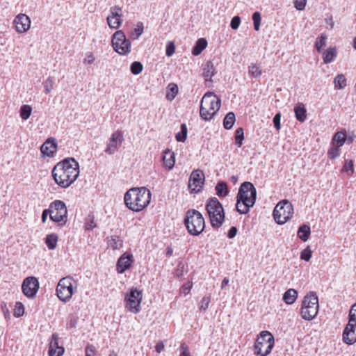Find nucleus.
I'll list each match as a JSON object with an SVG mask.
<instances>
[{
  "label": "nucleus",
  "mask_w": 356,
  "mask_h": 356,
  "mask_svg": "<svg viewBox=\"0 0 356 356\" xmlns=\"http://www.w3.org/2000/svg\"><path fill=\"white\" fill-rule=\"evenodd\" d=\"M79 164L72 157L58 162L52 170V177L55 182L61 188H68L79 175Z\"/></svg>",
  "instance_id": "obj_1"
},
{
  "label": "nucleus",
  "mask_w": 356,
  "mask_h": 356,
  "mask_svg": "<svg viewBox=\"0 0 356 356\" xmlns=\"http://www.w3.org/2000/svg\"><path fill=\"white\" fill-rule=\"evenodd\" d=\"M151 196L150 191L145 187L132 188L125 193L124 200L130 210L139 212L149 205Z\"/></svg>",
  "instance_id": "obj_2"
},
{
  "label": "nucleus",
  "mask_w": 356,
  "mask_h": 356,
  "mask_svg": "<svg viewBox=\"0 0 356 356\" xmlns=\"http://www.w3.org/2000/svg\"><path fill=\"white\" fill-rule=\"evenodd\" d=\"M257 198V191L253 184L249 181L243 182L238 190L236 196V211L240 214H246L254 206Z\"/></svg>",
  "instance_id": "obj_3"
},
{
  "label": "nucleus",
  "mask_w": 356,
  "mask_h": 356,
  "mask_svg": "<svg viewBox=\"0 0 356 356\" xmlns=\"http://www.w3.org/2000/svg\"><path fill=\"white\" fill-rule=\"evenodd\" d=\"M220 99L214 92H206L200 104V115L202 119L205 121L211 120L220 109Z\"/></svg>",
  "instance_id": "obj_4"
},
{
  "label": "nucleus",
  "mask_w": 356,
  "mask_h": 356,
  "mask_svg": "<svg viewBox=\"0 0 356 356\" xmlns=\"http://www.w3.org/2000/svg\"><path fill=\"white\" fill-rule=\"evenodd\" d=\"M205 209L209 216L211 226L213 228L220 227L225 220V211L219 200L216 197L209 198Z\"/></svg>",
  "instance_id": "obj_5"
},
{
  "label": "nucleus",
  "mask_w": 356,
  "mask_h": 356,
  "mask_svg": "<svg viewBox=\"0 0 356 356\" xmlns=\"http://www.w3.org/2000/svg\"><path fill=\"white\" fill-rule=\"evenodd\" d=\"M184 224L189 234L193 236L200 234L205 227L204 217L195 209H189L186 212Z\"/></svg>",
  "instance_id": "obj_6"
},
{
  "label": "nucleus",
  "mask_w": 356,
  "mask_h": 356,
  "mask_svg": "<svg viewBox=\"0 0 356 356\" xmlns=\"http://www.w3.org/2000/svg\"><path fill=\"white\" fill-rule=\"evenodd\" d=\"M318 296L314 293H310L303 299L300 309L301 317L306 321H312L318 314Z\"/></svg>",
  "instance_id": "obj_7"
},
{
  "label": "nucleus",
  "mask_w": 356,
  "mask_h": 356,
  "mask_svg": "<svg viewBox=\"0 0 356 356\" xmlns=\"http://www.w3.org/2000/svg\"><path fill=\"white\" fill-rule=\"evenodd\" d=\"M274 337L268 331H261L254 345L257 356L268 355L274 346Z\"/></svg>",
  "instance_id": "obj_8"
},
{
  "label": "nucleus",
  "mask_w": 356,
  "mask_h": 356,
  "mask_svg": "<svg viewBox=\"0 0 356 356\" xmlns=\"http://www.w3.org/2000/svg\"><path fill=\"white\" fill-rule=\"evenodd\" d=\"M293 214L292 204L288 200L280 202L273 210V218L278 224H284L290 220Z\"/></svg>",
  "instance_id": "obj_9"
},
{
  "label": "nucleus",
  "mask_w": 356,
  "mask_h": 356,
  "mask_svg": "<svg viewBox=\"0 0 356 356\" xmlns=\"http://www.w3.org/2000/svg\"><path fill=\"white\" fill-rule=\"evenodd\" d=\"M112 46L120 55H127L131 51V41L126 38L122 31H117L113 35Z\"/></svg>",
  "instance_id": "obj_10"
},
{
  "label": "nucleus",
  "mask_w": 356,
  "mask_h": 356,
  "mask_svg": "<svg viewBox=\"0 0 356 356\" xmlns=\"http://www.w3.org/2000/svg\"><path fill=\"white\" fill-rule=\"evenodd\" d=\"M50 219L60 225L67 220V211L65 204L61 200H55L50 204Z\"/></svg>",
  "instance_id": "obj_11"
},
{
  "label": "nucleus",
  "mask_w": 356,
  "mask_h": 356,
  "mask_svg": "<svg viewBox=\"0 0 356 356\" xmlns=\"http://www.w3.org/2000/svg\"><path fill=\"white\" fill-rule=\"evenodd\" d=\"M143 299L142 291L136 288L130 289L124 298L125 307L131 312L137 314L140 310V303Z\"/></svg>",
  "instance_id": "obj_12"
},
{
  "label": "nucleus",
  "mask_w": 356,
  "mask_h": 356,
  "mask_svg": "<svg viewBox=\"0 0 356 356\" xmlns=\"http://www.w3.org/2000/svg\"><path fill=\"white\" fill-rule=\"evenodd\" d=\"M73 280L70 277H63L60 280L56 293L58 298L63 302L69 301L73 295Z\"/></svg>",
  "instance_id": "obj_13"
},
{
  "label": "nucleus",
  "mask_w": 356,
  "mask_h": 356,
  "mask_svg": "<svg viewBox=\"0 0 356 356\" xmlns=\"http://www.w3.org/2000/svg\"><path fill=\"white\" fill-rule=\"evenodd\" d=\"M39 289L38 280L33 276L25 278L22 284V290L28 298H33Z\"/></svg>",
  "instance_id": "obj_14"
},
{
  "label": "nucleus",
  "mask_w": 356,
  "mask_h": 356,
  "mask_svg": "<svg viewBox=\"0 0 356 356\" xmlns=\"http://www.w3.org/2000/svg\"><path fill=\"white\" fill-rule=\"evenodd\" d=\"M204 181V175L200 170H193L190 176L188 181V188L191 193L199 192Z\"/></svg>",
  "instance_id": "obj_15"
},
{
  "label": "nucleus",
  "mask_w": 356,
  "mask_h": 356,
  "mask_svg": "<svg viewBox=\"0 0 356 356\" xmlns=\"http://www.w3.org/2000/svg\"><path fill=\"white\" fill-rule=\"evenodd\" d=\"M122 10L118 6L111 8V15L107 17V23L111 29H117L122 24Z\"/></svg>",
  "instance_id": "obj_16"
},
{
  "label": "nucleus",
  "mask_w": 356,
  "mask_h": 356,
  "mask_svg": "<svg viewBox=\"0 0 356 356\" xmlns=\"http://www.w3.org/2000/svg\"><path fill=\"white\" fill-rule=\"evenodd\" d=\"M343 341L348 345L356 342V323L349 322L345 327L343 334Z\"/></svg>",
  "instance_id": "obj_17"
},
{
  "label": "nucleus",
  "mask_w": 356,
  "mask_h": 356,
  "mask_svg": "<svg viewBox=\"0 0 356 356\" xmlns=\"http://www.w3.org/2000/svg\"><path fill=\"white\" fill-rule=\"evenodd\" d=\"M124 140L123 135L121 131H116L113 133L109 143L105 149V152L108 154H113L118 149V143L121 144Z\"/></svg>",
  "instance_id": "obj_18"
},
{
  "label": "nucleus",
  "mask_w": 356,
  "mask_h": 356,
  "mask_svg": "<svg viewBox=\"0 0 356 356\" xmlns=\"http://www.w3.org/2000/svg\"><path fill=\"white\" fill-rule=\"evenodd\" d=\"M58 339L59 337L57 333L52 334L49 346V356H62L64 354V348L58 345Z\"/></svg>",
  "instance_id": "obj_19"
},
{
  "label": "nucleus",
  "mask_w": 356,
  "mask_h": 356,
  "mask_svg": "<svg viewBox=\"0 0 356 356\" xmlns=\"http://www.w3.org/2000/svg\"><path fill=\"white\" fill-rule=\"evenodd\" d=\"M16 31L19 33L27 31L31 26V19L25 14H19L14 19Z\"/></svg>",
  "instance_id": "obj_20"
},
{
  "label": "nucleus",
  "mask_w": 356,
  "mask_h": 356,
  "mask_svg": "<svg viewBox=\"0 0 356 356\" xmlns=\"http://www.w3.org/2000/svg\"><path fill=\"white\" fill-rule=\"evenodd\" d=\"M57 150V143L55 138H49L41 145V153L48 157H53Z\"/></svg>",
  "instance_id": "obj_21"
},
{
  "label": "nucleus",
  "mask_w": 356,
  "mask_h": 356,
  "mask_svg": "<svg viewBox=\"0 0 356 356\" xmlns=\"http://www.w3.org/2000/svg\"><path fill=\"white\" fill-rule=\"evenodd\" d=\"M134 261L132 254H127L126 253L121 255L118 259L116 269L119 273H123L126 270L129 268Z\"/></svg>",
  "instance_id": "obj_22"
},
{
  "label": "nucleus",
  "mask_w": 356,
  "mask_h": 356,
  "mask_svg": "<svg viewBox=\"0 0 356 356\" xmlns=\"http://www.w3.org/2000/svg\"><path fill=\"white\" fill-rule=\"evenodd\" d=\"M163 166L166 169H172L175 163V153L170 149H166L163 152Z\"/></svg>",
  "instance_id": "obj_23"
},
{
  "label": "nucleus",
  "mask_w": 356,
  "mask_h": 356,
  "mask_svg": "<svg viewBox=\"0 0 356 356\" xmlns=\"http://www.w3.org/2000/svg\"><path fill=\"white\" fill-rule=\"evenodd\" d=\"M106 241L108 247L113 250H120L123 246V241L116 235L108 236Z\"/></svg>",
  "instance_id": "obj_24"
},
{
  "label": "nucleus",
  "mask_w": 356,
  "mask_h": 356,
  "mask_svg": "<svg viewBox=\"0 0 356 356\" xmlns=\"http://www.w3.org/2000/svg\"><path fill=\"white\" fill-rule=\"evenodd\" d=\"M295 116L297 120L303 122L307 119V110L302 103H298L294 108Z\"/></svg>",
  "instance_id": "obj_25"
},
{
  "label": "nucleus",
  "mask_w": 356,
  "mask_h": 356,
  "mask_svg": "<svg viewBox=\"0 0 356 356\" xmlns=\"http://www.w3.org/2000/svg\"><path fill=\"white\" fill-rule=\"evenodd\" d=\"M310 234V227L305 224L300 226L297 232L298 237L303 242H305L309 239Z\"/></svg>",
  "instance_id": "obj_26"
},
{
  "label": "nucleus",
  "mask_w": 356,
  "mask_h": 356,
  "mask_svg": "<svg viewBox=\"0 0 356 356\" xmlns=\"http://www.w3.org/2000/svg\"><path fill=\"white\" fill-rule=\"evenodd\" d=\"M337 56V50L334 47H329L323 54V62L326 64L332 62Z\"/></svg>",
  "instance_id": "obj_27"
},
{
  "label": "nucleus",
  "mask_w": 356,
  "mask_h": 356,
  "mask_svg": "<svg viewBox=\"0 0 356 356\" xmlns=\"http://www.w3.org/2000/svg\"><path fill=\"white\" fill-rule=\"evenodd\" d=\"M298 293L293 289H288L283 295V300L288 305L293 304L297 299Z\"/></svg>",
  "instance_id": "obj_28"
},
{
  "label": "nucleus",
  "mask_w": 356,
  "mask_h": 356,
  "mask_svg": "<svg viewBox=\"0 0 356 356\" xmlns=\"http://www.w3.org/2000/svg\"><path fill=\"white\" fill-rule=\"evenodd\" d=\"M214 74L213 65L211 61L207 62L203 68V76L206 81H211V77Z\"/></svg>",
  "instance_id": "obj_29"
},
{
  "label": "nucleus",
  "mask_w": 356,
  "mask_h": 356,
  "mask_svg": "<svg viewBox=\"0 0 356 356\" xmlns=\"http://www.w3.org/2000/svg\"><path fill=\"white\" fill-rule=\"evenodd\" d=\"M216 191L220 197L227 196L229 193L227 184L224 181L218 182L216 186Z\"/></svg>",
  "instance_id": "obj_30"
},
{
  "label": "nucleus",
  "mask_w": 356,
  "mask_h": 356,
  "mask_svg": "<svg viewBox=\"0 0 356 356\" xmlns=\"http://www.w3.org/2000/svg\"><path fill=\"white\" fill-rule=\"evenodd\" d=\"M207 46V42L204 38L199 39L193 47L192 53L193 55H199Z\"/></svg>",
  "instance_id": "obj_31"
},
{
  "label": "nucleus",
  "mask_w": 356,
  "mask_h": 356,
  "mask_svg": "<svg viewBox=\"0 0 356 356\" xmlns=\"http://www.w3.org/2000/svg\"><path fill=\"white\" fill-rule=\"evenodd\" d=\"M235 114L233 112H229L223 120V126L226 129H230L232 128L235 122Z\"/></svg>",
  "instance_id": "obj_32"
},
{
  "label": "nucleus",
  "mask_w": 356,
  "mask_h": 356,
  "mask_svg": "<svg viewBox=\"0 0 356 356\" xmlns=\"http://www.w3.org/2000/svg\"><path fill=\"white\" fill-rule=\"evenodd\" d=\"M58 242V236L56 234L47 235L45 238V244L49 250H54Z\"/></svg>",
  "instance_id": "obj_33"
},
{
  "label": "nucleus",
  "mask_w": 356,
  "mask_h": 356,
  "mask_svg": "<svg viewBox=\"0 0 356 356\" xmlns=\"http://www.w3.org/2000/svg\"><path fill=\"white\" fill-rule=\"evenodd\" d=\"M346 140V133L343 131H338L337 132L332 139V143L334 145L336 143L337 146L341 147L342 146Z\"/></svg>",
  "instance_id": "obj_34"
},
{
  "label": "nucleus",
  "mask_w": 356,
  "mask_h": 356,
  "mask_svg": "<svg viewBox=\"0 0 356 356\" xmlns=\"http://www.w3.org/2000/svg\"><path fill=\"white\" fill-rule=\"evenodd\" d=\"M334 86L337 89H343L346 86V79L343 74H338L334 81Z\"/></svg>",
  "instance_id": "obj_35"
},
{
  "label": "nucleus",
  "mask_w": 356,
  "mask_h": 356,
  "mask_svg": "<svg viewBox=\"0 0 356 356\" xmlns=\"http://www.w3.org/2000/svg\"><path fill=\"white\" fill-rule=\"evenodd\" d=\"M31 112H32V108L31 106L27 105V104L23 105L20 108V117L23 120H26L30 118V116L31 115Z\"/></svg>",
  "instance_id": "obj_36"
},
{
  "label": "nucleus",
  "mask_w": 356,
  "mask_h": 356,
  "mask_svg": "<svg viewBox=\"0 0 356 356\" xmlns=\"http://www.w3.org/2000/svg\"><path fill=\"white\" fill-rule=\"evenodd\" d=\"M261 68L255 64H252L248 67V74L254 78H258L261 75Z\"/></svg>",
  "instance_id": "obj_37"
},
{
  "label": "nucleus",
  "mask_w": 356,
  "mask_h": 356,
  "mask_svg": "<svg viewBox=\"0 0 356 356\" xmlns=\"http://www.w3.org/2000/svg\"><path fill=\"white\" fill-rule=\"evenodd\" d=\"M187 137V127L185 124H181V131L177 133L175 136L176 140L178 142H184Z\"/></svg>",
  "instance_id": "obj_38"
},
{
  "label": "nucleus",
  "mask_w": 356,
  "mask_h": 356,
  "mask_svg": "<svg viewBox=\"0 0 356 356\" xmlns=\"http://www.w3.org/2000/svg\"><path fill=\"white\" fill-rule=\"evenodd\" d=\"M243 139H244L243 129V128L239 127L235 131V142L238 147H240L242 145Z\"/></svg>",
  "instance_id": "obj_39"
},
{
  "label": "nucleus",
  "mask_w": 356,
  "mask_h": 356,
  "mask_svg": "<svg viewBox=\"0 0 356 356\" xmlns=\"http://www.w3.org/2000/svg\"><path fill=\"white\" fill-rule=\"evenodd\" d=\"M143 66L139 61H134L131 63L130 67L131 72L134 75H138L142 72Z\"/></svg>",
  "instance_id": "obj_40"
},
{
  "label": "nucleus",
  "mask_w": 356,
  "mask_h": 356,
  "mask_svg": "<svg viewBox=\"0 0 356 356\" xmlns=\"http://www.w3.org/2000/svg\"><path fill=\"white\" fill-rule=\"evenodd\" d=\"M143 24L141 22H138L136 27L131 33V37L133 39H138L143 33Z\"/></svg>",
  "instance_id": "obj_41"
},
{
  "label": "nucleus",
  "mask_w": 356,
  "mask_h": 356,
  "mask_svg": "<svg viewBox=\"0 0 356 356\" xmlns=\"http://www.w3.org/2000/svg\"><path fill=\"white\" fill-rule=\"evenodd\" d=\"M327 37L325 34L321 35L316 39L315 47L318 52L321 51V49L326 46Z\"/></svg>",
  "instance_id": "obj_42"
},
{
  "label": "nucleus",
  "mask_w": 356,
  "mask_h": 356,
  "mask_svg": "<svg viewBox=\"0 0 356 356\" xmlns=\"http://www.w3.org/2000/svg\"><path fill=\"white\" fill-rule=\"evenodd\" d=\"M24 314V307L20 302H17L14 309V316L20 317Z\"/></svg>",
  "instance_id": "obj_43"
},
{
  "label": "nucleus",
  "mask_w": 356,
  "mask_h": 356,
  "mask_svg": "<svg viewBox=\"0 0 356 356\" xmlns=\"http://www.w3.org/2000/svg\"><path fill=\"white\" fill-rule=\"evenodd\" d=\"M312 251L309 246L304 249L300 253V259L306 261H309L312 258Z\"/></svg>",
  "instance_id": "obj_44"
},
{
  "label": "nucleus",
  "mask_w": 356,
  "mask_h": 356,
  "mask_svg": "<svg viewBox=\"0 0 356 356\" xmlns=\"http://www.w3.org/2000/svg\"><path fill=\"white\" fill-rule=\"evenodd\" d=\"M252 20L254 22V28L255 31H259L261 24V15L259 12H255L253 13Z\"/></svg>",
  "instance_id": "obj_45"
},
{
  "label": "nucleus",
  "mask_w": 356,
  "mask_h": 356,
  "mask_svg": "<svg viewBox=\"0 0 356 356\" xmlns=\"http://www.w3.org/2000/svg\"><path fill=\"white\" fill-rule=\"evenodd\" d=\"M342 170L352 175L354 172L353 161L352 160H346Z\"/></svg>",
  "instance_id": "obj_46"
},
{
  "label": "nucleus",
  "mask_w": 356,
  "mask_h": 356,
  "mask_svg": "<svg viewBox=\"0 0 356 356\" xmlns=\"http://www.w3.org/2000/svg\"><path fill=\"white\" fill-rule=\"evenodd\" d=\"M44 92L46 94L50 93L53 88L54 86V80L51 77H48L46 81L44 82Z\"/></svg>",
  "instance_id": "obj_47"
},
{
  "label": "nucleus",
  "mask_w": 356,
  "mask_h": 356,
  "mask_svg": "<svg viewBox=\"0 0 356 356\" xmlns=\"http://www.w3.org/2000/svg\"><path fill=\"white\" fill-rule=\"evenodd\" d=\"M210 302H211L210 296L203 297L200 302V305H199L200 309L204 310V311L207 310V308L209 307Z\"/></svg>",
  "instance_id": "obj_48"
},
{
  "label": "nucleus",
  "mask_w": 356,
  "mask_h": 356,
  "mask_svg": "<svg viewBox=\"0 0 356 356\" xmlns=\"http://www.w3.org/2000/svg\"><path fill=\"white\" fill-rule=\"evenodd\" d=\"M339 147L338 146H332L327 152V156L330 159H334L339 156Z\"/></svg>",
  "instance_id": "obj_49"
},
{
  "label": "nucleus",
  "mask_w": 356,
  "mask_h": 356,
  "mask_svg": "<svg viewBox=\"0 0 356 356\" xmlns=\"http://www.w3.org/2000/svg\"><path fill=\"white\" fill-rule=\"evenodd\" d=\"M185 271V265L183 262L180 261L178 263L177 266V268L175 270V276L177 277H181L184 275Z\"/></svg>",
  "instance_id": "obj_50"
},
{
  "label": "nucleus",
  "mask_w": 356,
  "mask_h": 356,
  "mask_svg": "<svg viewBox=\"0 0 356 356\" xmlns=\"http://www.w3.org/2000/svg\"><path fill=\"white\" fill-rule=\"evenodd\" d=\"M168 88L171 92V97H169L170 99H174L178 93V87L175 83H170Z\"/></svg>",
  "instance_id": "obj_51"
},
{
  "label": "nucleus",
  "mask_w": 356,
  "mask_h": 356,
  "mask_svg": "<svg viewBox=\"0 0 356 356\" xmlns=\"http://www.w3.org/2000/svg\"><path fill=\"white\" fill-rule=\"evenodd\" d=\"M193 286V283L192 282H188L186 283H185L182 286L181 288L180 289V293H183L184 295H187L188 293H189L191 288Z\"/></svg>",
  "instance_id": "obj_52"
},
{
  "label": "nucleus",
  "mask_w": 356,
  "mask_h": 356,
  "mask_svg": "<svg viewBox=\"0 0 356 356\" xmlns=\"http://www.w3.org/2000/svg\"><path fill=\"white\" fill-rule=\"evenodd\" d=\"M348 316L349 322L356 323V302L351 307Z\"/></svg>",
  "instance_id": "obj_53"
},
{
  "label": "nucleus",
  "mask_w": 356,
  "mask_h": 356,
  "mask_svg": "<svg viewBox=\"0 0 356 356\" xmlns=\"http://www.w3.org/2000/svg\"><path fill=\"white\" fill-rule=\"evenodd\" d=\"M240 23H241L240 17L234 16L231 20L230 26L232 29L236 30L238 28Z\"/></svg>",
  "instance_id": "obj_54"
},
{
  "label": "nucleus",
  "mask_w": 356,
  "mask_h": 356,
  "mask_svg": "<svg viewBox=\"0 0 356 356\" xmlns=\"http://www.w3.org/2000/svg\"><path fill=\"white\" fill-rule=\"evenodd\" d=\"M306 6V0H295L294 6L298 10H302Z\"/></svg>",
  "instance_id": "obj_55"
},
{
  "label": "nucleus",
  "mask_w": 356,
  "mask_h": 356,
  "mask_svg": "<svg viewBox=\"0 0 356 356\" xmlns=\"http://www.w3.org/2000/svg\"><path fill=\"white\" fill-rule=\"evenodd\" d=\"M175 51V47L173 42H169L166 46L165 54L168 56L173 55Z\"/></svg>",
  "instance_id": "obj_56"
},
{
  "label": "nucleus",
  "mask_w": 356,
  "mask_h": 356,
  "mask_svg": "<svg viewBox=\"0 0 356 356\" xmlns=\"http://www.w3.org/2000/svg\"><path fill=\"white\" fill-rule=\"evenodd\" d=\"M95 347L93 345H88L86 347V356H95Z\"/></svg>",
  "instance_id": "obj_57"
},
{
  "label": "nucleus",
  "mask_w": 356,
  "mask_h": 356,
  "mask_svg": "<svg viewBox=\"0 0 356 356\" xmlns=\"http://www.w3.org/2000/svg\"><path fill=\"white\" fill-rule=\"evenodd\" d=\"M95 60V57L92 53H88L86 54V56L83 59L84 64H92Z\"/></svg>",
  "instance_id": "obj_58"
},
{
  "label": "nucleus",
  "mask_w": 356,
  "mask_h": 356,
  "mask_svg": "<svg viewBox=\"0 0 356 356\" xmlns=\"http://www.w3.org/2000/svg\"><path fill=\"white\" fill-rule=\"evenodd\" d=\"M280 120H281V114H280V113H278L274 116L273 120L274 126L277 130L280 129V126H281Z\"/></svg>",
  "instance_id": "obj_59"
},
{
  "label": "nucleus",
  "mask_w": 356,
  "mask_h": 356,
  "mask_svg": "<svg viewBox=\"0 0 356 356\" xmlns=\"http://www.w3.org/2000/svg\"><path fill=\"white\" fill-rule=\"evenodd\" d=\"M181 348L182 349V352L180 356H191L189 349L184 343H181Z\"/></svg>",
  "instance_id": "obj_60"
},
{
  "label": "nucleus",
  "mask_w": 356,
  "mask_h": 356,
  "mask_svg": "<svg viewBox=\"0 0 356 356\" xmlns=\"http://www.w3.org/2000/svg\"><path fill=\"white\" fill-rule=\"evenodd\" d=\"M51 213V211H50V207L49 209H46L44 210H43L42 211V222L43 223H45L46 222V220L47 219V216L49 214L50 215Z\"/></svg>",
  "instance_id": "obj_61"
},
{
  "label": "nucleus",
  "mask_w": 356,
  "mask_h": 356,
  "mask_svg": "<svg viewBox=\"0 0 356 356\" xmlns=\"http://www.w3.org/2000/svg\"><path fill=\"white\" fill-rule=\"evenodd\" d=\"M237 233V228L236 227H232L227 234V236L229 238H233L235 237Z\"/></svg>",
  "instance_id": "obj_62"
},
{
  "label": "nucleus",
  "mask_w": 356,
  "mask_h": 356,
  "mask_svg": "<svg viewBox=\"0 0 356 356\" xmlns=\"http://www.w3.org/2000/svg\"><path fill=\"white\" fill-rule=\"evenodd\" d=\"M156 351L159 353H161L164 350V344L162 341H160L156 343L155 346Z\"/></svg>",
  "instance_id": "obj_63"
},
{
  "label": "nucleus",
  "mask_w": 356,
  "mask_h": 356,
  "mask_svg": "<svg viewBox=\"0 0 356 356\" xmlns=\"http://www.w3.org/2000/svg\"><path fill=\"white\" fill-rule=\"evenodd\" d=\"M1 309H2V311H3V314H4L5 317L6 318L7 316L9 315V310H8V309L7 307L6 303H4V302L2 303L1 305Z\"/></svg>",
  "instance_id": "obj_64"
}]
</instances>
